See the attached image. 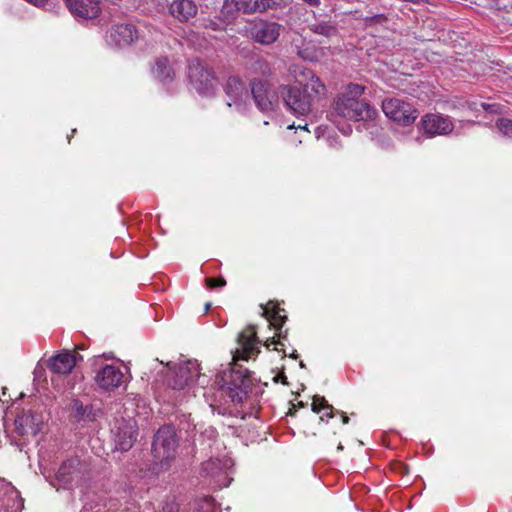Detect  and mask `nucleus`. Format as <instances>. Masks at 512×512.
<instances>
[{
  "mask_svg": "<svg viewBox=\"0 0 512 512\" xmlns=\"http://www.w3.org/2000/svg\"><path fill=\"white\" fill-rule=\"evenodd\" d=\"M363 93L364 87L362 85L349 84L345 91L336 98L333 110L328 115L329 120L339 126L340 119L360 121L374 117L376 110L360 99ZM338 128L345 135H349L352 131L350 125Z\"/></svg>",
  "mask_w": 512,
  "mask_h": 512,
  "instance_id": "f257e3e1",
  "label": "nucleus"
},
{
  "mask_svg": "<svg viewBox=\"0 0 512 512\" xmlns=\"http://www.w3.org/2000/svg\"><path fill=\"white\" fill-rule=\"evenodd\" d=\"M215 383L219 391L236 404L243 402L253 386L250 372L236 364L231 369L218 373Z\"/></svg>",
  "mask_w": 512,
  "mask_h": 512,
  "instance_id": "f03ea898",
  "label": "nucleus"
},
{
  "mask_svg": "<svg viewBox=\"0 0 512 512\" xmlns=\"http://www.w3.org/2000/svg\"><path fill=\"white\" fill-rule=\"evenodd\" d=\"M178 438L171 425H164L158 429L152 443V454L162 469H168L176 458Z\"/></svg>",
  "mask_w": 512,
  "mask_h": 512,
  "instance_id": "7ed1b4c3",
  "label": "nucleus"
},
{
  "mask_svg": "<svg viewBox=\"0 0 512 512\" xmlns=\"http://www.w3.org/2000/svg\"><path fill=\"white\" fill-rule=\"evenodd\" d=\"M89 477V468L86 462L81 461L78 457H70L62 462L56 475L55 480L64 486H79Z\"/></svg>",
  "mask_w": 512,
  "mask_h": 512,
  "instance_id": "20e7f679",
  "label": "nucleus"
},
{
  "mask_svg": "<svg viewBox=\"0 0 512 512\" xmlns=\"http://www.w3.org/2000/svg\"><path fill=\"white\" fill-rule=\"evenodd\" d=\"M188 78L192 87L200 95L211 96L215 93L217 79L214 73L205 67L198 59L189 62Z\"/></svg>",
  "mask_w": 512,
  "mask_h": 512,
  "instance_id": "39448f33",
  "label": "nucleus"
},
{
  "mask_svg": "<svg viewBox=\"0 0 512 512\" xmlns=\"http://www.w3.org/2000/svg\"><path fill=\"white\" fill-rule=\"evenodd\" d=\"M279 94L285 106L295 115L304 116L311 111L312 96L304 89L292 85H280Z\"/></svg>",
  "mask_w": 512,
  "mask_h": 512,
  "instance_id": "423d86ee",
  "label": "nucleus"
},
{
  "mask_svg": "<svg viewBox=\"0 0 512 512\" xmlns=\"http://www.w3.org/2000/svg\"><path fill=\"white\" fill-rule=\"evenodd\" d=\"M382 110L388 118L404 126L414 123L419 115L413 105L398 98L385 99Z\"/></svg>",
  "mask_w": 512,
  "mask_h": 512,
  "instance_id": "0eeeda50",
  "label": "nucleus"
},
{
  "mask_svg": "<svg viewBox=\"0 0 512 512\" xmlns=\"http://www.w3.org/2000/svg\"><path fill=\"white\" fill-rule=\"evenodd\" d=\"M195 378L198 381L201 379L199 364L197 361L188 360L177 365L168 373L167 385L174 390H182L190 386Z\"/></svg>",
  "mask_w": 512,
  "mask_h": 512,
  "instance_id": "6e6552de",
  "label": "nucleus"
},
{
  "mask_svg": "<svg viewBox=\"0 0 512 512\" xmlns=\"http://www.w3.org/2000/svg\"><path fill=\"white\" fill-rule=\"evenodd\" d=\"M112 438L115 449L119 451H128L131 449L137 437V424L133 419H118L115 421L112 429Z\"/></svg>",
  "mask_w": 512,
  "mask_h": 512,
  "instance_id": "1a4fd4ad",
  "label": "nucleus"
},
{
  "mask_svg": "<svg viewBox=\"0 0 512 512\" xmlns=\"http://www.w3.org/2000/svg\"><path fill=\"white\" fill-rule=\"evenodd\" d=\"M100 360L97 357L94 360L93 366L95 367L94 381L96 385L104 391H114L119 388L124 382V374L120 367L113 364H106L97 368V362Z\"/></svg>",
  "mask_w": 512,
  "mask_h": 512,
  "instance_id": "9d476101",
  "label": "nucleus"
},
{
  "mask_svg": "<svg viewBox=\"0 0 512 512\" xmlns=\"http://www.w3.org/2000/svg\"><path fill=\"white\" fill-rule=\"evenodd\" d=\"M139 38V32L132 23L112 25L106 33V42L111 47L124 48Z\"/></svg>",
  "mask_w": 512,
  "mask_h": 512,
  "instance_id": "9b49d317",
  "label": "nucleus"
},
{
  "mask_svg": "<svg viewBox=\"0 0 512 512\" xmlns=\"http://www.w3.org/2000/svg\"><path fill=\"white\" fill-rule=\"evenodd\" d=\"M251 94L256 106L262 112L273 111L278 103V96L267 81L251 82Z\"/></svg>",
  "mask_w": 512,
  "mask_h": 512,
  "instance_id": "f8f14e48",
  "label": "nucleus"
},
{
  "mask_svg": "<svg viewBox=\"0 0 512 512\" xmlns=\"http://www.w3.org/2000/svg\"><path fill=\"white\" fill-rule=\"evenodd\" d=\"M238 343L240 345V349H237L233 355L234 362L240 359L248 360L249 358L258 355L260 352L257 345L261 342L257 338L254 326L247 327L239 334Z\"/></svg>",
  "mask_w": 512,
  "mask_h": 512,
  "instance_id": "ddd939ff",
  "label": "nucleus"
},
{
  "mask_svg": "<svg viewBox=\"0 0 512 512\" xmlns=\"http://www.w3.org/2000/svg\"><path fill=\"white\" fill-rule=\"evenodd\" d=\"M424 133L430 137L447 135L453 131L454 125L448 116L441 114H426L420 121Z\"/></svg>",
  "mask_w": 512,
  "mask_h": 512,
  "instance_id": "4468645a",
  "label": "nucleus"
},
{
  "mask_svg": "<svg viewBox=\"0 0 512 512\" xmlns=\"http://www.w3.org/2000/svg\"><path fill=\"white\" fill-rule=\"evenodd\" d=\"M224 91L230 100L227 102L229 107L235 105L238 110L244 109L246 101L249 99V92L241 79L230 76L224 85Z\"/></svg>",
  "mask_w": 512,
  "mask_h": 512,
  "instance_id": "2eb2a0df",
  "label": "nucleus"
},
{
  "mask_svg": "<svg viewBox=\"0 0 512 512\" xmlns=\"http://www.w3.org/2000/svg\"><path fill=\"white\" fill-rule=\"evenodd\" d=\"M281 25L276 22L260 21L250 28L252 39L263 45L274 43L280 36Z\"/></svg>",
  "mask_w": 512,
  "mask_h": 512,
  "instance_id": "dca6fc26",
  "label": "nucleus"
},
{
  "mask_svg": "<svg viewBox=\"0 0 512 512\" xmlns=\"http://www.w3.org/2000/svg\"><path fill=\"white\" fill-rule=\"evenodd\" d=\"M66 7L75 18L95 19L101 13L97 0H64Z\"/></svg>",
  "mask_w": 512,
  "mask_h": 512,
  "instance_id": "f3484780",
  "label": "nucleus"
},
{
  "mask_svg": "<svg viewBox=\"0 0 512 512\" xmlns=\"http://www.w3.org/2000/svg\"><path fill=\"white\" fill-rule=\"evenodd\" d=\"M239 12L247 15L254 14V0H225L220 16L225 23H231Z\"/></svg>",
  "mask_w": 512,
  "mask_h": 512,
  "instance_id": "a211bd4d",
  "label": "nucleus"
},
{
  "mask_svg": "<svg viewBox=\"0 0 512 512\" xmlns=\"http://www.w3.org/2000/svg\"><path fill=\"white\" fill-rule=\"evenodd\" d=\"M290 72L293 73L296 80L302 84V80L298 79V75L303 77V80L306 81L304 84V91L307 92L310 90L315 96H324L326 93V86L323 82L317 77L314 72L307 68H302L299 66H293L290 68Z\"/></svg>",
  "mask_w": 512,
  "mask_h": 512,
  "instance_id": "6ab92c4d",
  "label": "nucleus"
},
{
  "mask_svg": "<svg viewBox=\"0 0 512 512\" xmlns=\"http://www.w3.org/2000/svg\"><path fill=\"white\" fill-rule=\"evenodd\" d=\"M21 503L18 491L10 484L0 483V512H18Z\"/></svg>",
  "mask_w": 512,
  "mask_h": 512,
  "instance_id": "aec40b11",
  "label": "nucleus"
},
{
  "mask_svg": "<svg viewBox=\"0 0 512 512\" xmlns=\"http://www.w3.org/2000/svg\"><path fill=\"white\" fill-rule=\"evenodd\" d=\"M77 358L69 351H63L49 359L48 367L55 373L60 375L70 374L75 367Z\"/></svg>",
  "mask_w": 512,
  "mask_h": 512,
  "instance_id": "412c9836",
  "label": "nucleus"
},
{
  "mask_svg": "<svg viewBox=\"0 0 512 512\" xmlns=\"http://www.w3.org/2000/svg\"><path fill=\"white\" fill-rule=\"evenodd\" d=\"M225 465L218 459H210L203 463L202 469L208 476L214 479L217 487H227L232 481L227 471L224 470Z\"/></svg>",
  "mask_w": 512,
  "mask_h": 512,
  "instance_id": "4be33fe9",
  "label": "nucleus"
},
{
  "mask_svg": "<svg viewBox=\"0 0 512 512\" xmlns=\"http://www.w3.org/2000/svg\"><path fill=\"white\" fill-rule=\"evenodd\" d=\"M172 17L180 22H188L197 15L198 7L193 0H174L169 7Z\"/></svg>",
  "mask_w": 512,
  "mask_h": 512,
  "instance_id": "5701e85b",
  "label": "nucleus"
},
{
  "mask_svg": "<svg viewBox=\"0 0 512 512\" xmlns=\"http://www.w3.org/2000/svg\"><path fill=\"white\" fill-rule=\"evenodd\" d=\"M15 427L20 435L37 434L39 428L36 423L35 415L31 412H22L15 419Z\"/></svg>",
  "mask_w": 512,
  "mask_h": 512,
  "instance_id": "b1692460",
  "label": "nucleus"
},
{
  "mask_svg": "<svg viewBox=\"0 0 512 512\" xmlns=\"http://www.w3.org/2000/svg\"><path fill=\"white\" fill-rule=\"evenodd\" d=\"M308 29L326 38L336 37L339 32L337 23L331 19L316 20L314 23L308 25Z\"/></svg>",
  "mask_w": 512,
  "mask_h": 512,
  "instance_id": "393cba45",
  "label": "nucleus"
},
{
  "mask_svg": "<svg viewBox=\"0 0 512 512\" xmlns=\"http://www.w3.org/2000/svg\"><path fill=\"white\" fill-rule=\"evenodd\" d=\"M261 308L263 309V316L266 317L270 325L277 330L281 329L287 319L285 315L281 314L284 310L276 306L272 301L265 306L261 305Z\"/></svg>",
  "mask_w": 512,
  "mask_h": 512,
  "instance_id": "a878e982",
  "label": "nucleus"
},
{
  "mask_svg": "<svg viewBox=\"0 0 512 512\" xmlns=\"http://www.w3.org/2000/svg\"><path fill=\"white\" fill-rule=\"evenodd\" d=\"M152 73L159 81L166 83L173 80L174 72L167 57H159L155 60Z\"/></svg>",
  "mask_w": 512,
  "mask_h": 512,
  "instance_id": "bb28decb",
  "label": "nucleus"
},
{
  "mask_svg": "<svg viewBox=\"0 0 512 512\" xmlns=\"http://www.w3.org/2000/svg\"><path fill=\"white\" fill-rule=\"evenodd\" d=\"M69 409L78 422L92 419V407L90 405H84L79 399H73Z\"/></svg>",
  "mask_w": 512,
  "mask_h": 512,
  "instance_id": "cd10ccee",
  "label": "nucleus"
},
{
  "mask_svg": "<svg viewBox=\"0 0 512 512\" xmlns=\"http://www.w3.org/2000/svg\"><path fill=\"white\" fill-rule=\"evenodd\" d=\"M251 69L255 74L260 76H270L272 74V69L269 62L259 56L253 58Z\"/></svg>",
  "mask_w": 512,
  "mask_h": 512,
  "instance_id": "c85d7f7f",
  "label": "nucleus"
},
{
  "mask_svg": "<svg viewBox=\"0 0 512 512\" xmlns=\"http://www.w3.org/2000/svg\"><path fill=\"white\" fill-rule=\"evenodd\" d=\"M282 0H254V14L265 13L281 6Z\"/></svg>",
  "mask_w": 512,
  "mask_h": 512,
  "instance_id": "c756f323",
  "label": "nucleus"
},
{
  "mask_svg": "<svg viewBox=\"0 0 512 512\" xmlns=\"http://www.w3.org/2000/svg\"><path fill=\"white\" fill-rule=\"evenodd\" d=\"M312 411L315 413H319L323 409L329 410V412L326 414L328 418L333 417V411L334 408L332 405L328 404L327 400L322 396H314L313 402H312Z\"/></svg>",
  "mask_w": 512,
  "mask_h": 512,
  "instance_id": "7c9ffc66",
  "label": "nucleus"
},
{
  "mask_svg": "<svg viewBox=\"0 0 512 512\" xmlns=\"http://www.w3.org/2000/svg\"><path fill=\"white\" fill-rule=\"evenodd\" d=\"M496 127L504 137L512 138V119L499 118Z\"/></svg>",
  "mask_w": 512,
  "mask_h": 512,
  "instance_id": "2f4dec72",
  "label": "nucleus"
},
{
  "mask_svg": "<svg viewBox=\"0 0 512 512\" xmlns=\"http://www.w3.org/2000/svg\"><path fill=\"white\" fill-rule=\"evenodd\" d=\"M206 285L208 288H215V287H223L226 285V281L224 278H206L205 279Z\"/></svg>",
  "mask_w": 512,
  "mask_h": 512,
  "instance_id": "473e14b6",
  "label": "nucleus"
},
{
  "mask_svg": "<svg viewBox=\"0 0 512 512\" xmlns=\"http://www.w3.org/2000/svg\"><path fill=\"white\" fill-rule=\"evenodd\" d=\"M203 26L207 29H211L213 31H220L223 29L221 23H219L218 21L216 20H213V19H207L205 21V23L203 24Z\"/></svg>",
  "mask_w": 512,
  "mask_h": 512,
  "instance_id": "72a5a7b5",
  "label": "nucleus"
},
{
  "mask_svg": "<svg viewBox=\"0 0 512 512\" xmlns=\"http://www.w3.org/2000/svg\"><path fill=\"white\" fill-rule=\"evenodd\" d=\"M479 106L486 112L489 113H498L499 105L498 104H489V103H480Z\"/></svg>",
  "mask_w": 512,
  "mask_h": 512,
  "instance_id": "f704fd0d",
  "label": "nucleus"
},
{
  "mask_svg": "<svg viewBox=\"0 0 512 512\" xmlns=\"http://www.w3.org/2000/svg\"><path fill=\"white\" fill-rule=\"evenodd\" d=\"M278 344H281L279 341H276L274 338H271V339H267L265 342H264V346L267 348V349H270V346L271 345H278Z\"/></svg>",
  "mask_w": 512,
  "mask_h": 512,
  "instance_id": "c9c22d12",
  "label": "nucleus"
},
{
  "mask_svg": "<svg viewBox=\"0 0 512 512\" xmlns=\"http://www.w3.org/2000/svg\"><path fill=\"white\" fill-rule=\"evenodd\" d=\"M29 3H32L35 6H43L47 0H26Z\"/></svg>",
  "mask_w": 512,
  "mask_h": 512,
  "instance_id": "e433bc0d",
  "label": "nucleus"
},
{
  "mask_svg": "<svg viewBox=\"0 0 512 512\" xmlns=\"http://www.w3.org/2000/svg\"><path fill=\"white\" fill-rule=\"evenodd\" d=\"M303 1L311 6H315V7L320 5V0H303Z\"/></svg>",
  "mask_w": 512,
  "mask_h": 512,
  "instance_id": "4c0bfd02",
  "label": "nucleus"
},
{
  "mask_svg": "<svg viewBox=\"0 0 512 512\" xmlns=\"http://www.w3.org/2000/svg\"><path fill=\"white\" fill-rule=\"evenodd\" d=\"M341 416L343 424H347L349 422V418L343 412H341Z\"/></svg>",
  "mask_w": 512,
  "mask_h": 512,
  "instance_id": "58836bf2",
  "label": "nucleus"
},
{
  "mask_svg": "<svg viewBox=\"0 0 512 512\" xmlns=\"http://www.w3.org/2000/svg\"><path fill=\"white\" fill-rule=\"evenodd\" d=\"M211 308V303H206L205 305V313H207L209 311V309Z\"/></svg>",
  "mask_w": 512,
  "mask_h": 512,
  "instance_id": "ea45409f",
  "label": "nucleus"
},
{
  "mask_svg": "<svg viewBox=\"0 0 512 512\" xmlns=\"http://www.w3.org/2000/svg\"><path fill=\"white\" fill-rule=\"evenodd\" d=\"M290 357H292V358L296 359V358L298 357V354H296V353H292V354L290 355Z\"/></svg>",
  "mask_w": 512,
  "mask_h": 512,
  "instance_id": "a19ab883",
  "label": "nucleus"
},
{
  "mask_svg": "<svg viewBox=\"0 0 512 512\" xmlns=\"http://www.w3.org/2000/svg\"><path fill=\"white\" fill-rule=\"evenodd\" d=\"M298 128H301V129H303V130H307V129H306V125H304V126L299 125V126H298Z\"/></svg>",
  "mask_w": 512,
  "mask_h": 512,
  "instance_id": "79ce46f5",
  "label": "nucleus"
},
{
  "mask_svg": "<svg viewBox=\"0 0 512 512\" xmlns=\"http://www.w3.org/2000/svg\"><path fill=\"white\" fill-rule=\"evenodd\" d=\"M338 450H343V446L341 444L338 445L337 447Z\"/></svg>",
  "mask_w": 512,
  "mask_h": 512,
  "instance_id": "37998d69",
  "label": "nucleus"
},
{
  "mask_svg": "<svg viewBox=\"0 0 512 512\" xmlns=\"http://www.w3.org/2000/svg\"><path fill=\"white\" fill-rule=\"evenodd\" d=\"M300 367L304 368L305 364L303 362H300Z\"/></svg>",
  "mask_w": 512,
  "mask_h": 512,
  "instance_id": "c03bdc74",
  "label": "nucleus"
},
{
  "mask_svg": "<svg viewBox=\"0 0 512 512\" xmlns=\"http://www.w3.org/2000/svg\"><path fill=\"white\" fill-rule=\"evenodd\" d=\"M278 336H279L280 338H284V337H285V336H283V335H282V333H281V332L278 334Z\"/></svg>",
  "mask_w": 512,
  "mask_h": 512,
  "instance_id": "a18cd8bd",
  "label": "nucleus"
},
{
  "mask_svg": "<svg viewBox=\"0 0 512 512\" xmlns=\"http://www.w3.org/2000/svg\"><path fill=\"white\" fill-rule=\"evenodd\" d=\"M472 109L475 110V111H478V108L476 106L473 107Z\"/></svg>",
  "mask_w": 512,
  "mask_h": 512,
  "instance_id": "49530a36",
  "label": "nucleus"
}]
</instances>
